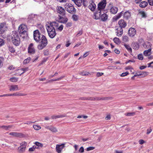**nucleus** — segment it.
Listing matches in <instances>:
<instances>
[{
  "mask_svg": "<svg viewBox=\"0 0 153 153\" xmlns=\"http://www.w3.org/2000/svg\"><path fill=\"white\" fill-rule=\"evenodd\" d=\"M106 0H102L98 4L97 10L95 14V19H98L100 17L101 10H103L106 6Z\"/></svg>",
  "mask_w": 153,
  "mask_h": 153,
  "instance_id": "f257e3e1",
  "label": "nucleus"
},
{
  "mask_svg": "<svg viewBox=\"0 0 153 153\" xmlns=\"http://www.w3.org/2000/svg\"><path fill=\"white\" fill-rule=\"evenodd\" d=\"M11 37V40L12 43L16 46H19L20 44L21 41L18 32L13 31Z\"/></svg>",
  "mask_w": 153,
  "mask_h": 153,
  "instance_id": "f03ea898",
  "label": "nucleus"
},
{
  "mask_svg": "<svg viewBox=\"0 0 153 153\" xmlns=\"http://www.w3.org/2000/svg\"><path fill=\"white\" fill-rule=\"evenodd\" d=\"M46 27L49 37L52 39L54 38L56 35L55 27L51 25H46Z\"/></svg>",
  "mask_w": 153,
  "mask_h": 153,
  "instance_id": "7ed1b4c3",
  "label": "nucleus"
},
{
  "mask_svg": "<svg viewBox=\"0 0 153 153\" xmlns=\"http://www.w3.org/2000/svg\"><path fill=\"white\" fill-rule=\"evenodd\" d=\"M40 41V42L39 44L38 45L37 48L41 50L47 46L48 42L46 38L44 36H42Z\"/></svg>",
  "mask_w": 153,
  "mask_h": 153,
  "instance_id": "20e7f679",
  "label": "nucleus"
},
{
  "mask_svg": "<svg viewBox=\"0 0 153 153\" xmlns=\"http://www.w3.org/2000/svg\"><path fill=\"white\" fill-rule=\"evenodd\" d=\"M81 99L86 100H108L110 99L108 97H83L81 98Z\"/></svg>",
  "mask_w": 153,
  "mask_h": 153,
  "instance_id": "39448f33",
  "label": "nucleus"
},
{
  "mask_svg": "<svg viewBox=\"0 0 153 153\" xmlns=\"http://www.w3.org/2000/svg\"><path fill=\"white\" fill-rule=\"evenodd\" d=\"M66 10L71 13H73L75 12L76 10L74 6L71 4L67 3L65 5Z\"/></svg>",
  "mask_w": 153,
  "mask_h": 153,
  "instance_id": "423d86ee",
  "label": "nucleus"
},
{
  "mask_svg": "<svg viewBox=\"0 0 153 153\" xmlns=\"http://www.w3.org/2000/svg\"><path fill=\"white\" fill-rule=\"evenodd\" d=\"M43 36L41 34L38 30H36L33 32V38L34 40L37 42H39L42 37Z\"/></svg>",
  "mask_w": 153,
  "mask_h": 153,
  "instance_id": "0eeeda50",
  "label": "nucleus"
},
{
  "mask_svg": "<svg viewBox=\"0 0 153 153\" xmlns=\"http://www.w3.org/2000/svg\"><path fill=\"white\" fill-rule=\"evenodd\" d=\"M27 26L25 25L22 24L19 27L18 31L20 35L25 34L27 30Z\"/></svg>",
  "mask_w": 153,
  "mask_h": 153,
  "instance_id": "6e6552de",
  "label": "nucleus"
},
{
  "mask_svg": "<svg viewBox=\"0 0 153 153\" xmlns=\"http://www.w3.org/2000/svg\"><path fill=\"white\" fill-rule=\"evenodd\" d=\"M65 143H63L61 144H57L56 145V150L58 153H61L62 150L65 147Z\"/></svg>",
  "mask_w": 153,
  "mask_h": 153,
  "instance_id": "1a4fd4ad",
  "label": "nucleus"
},
{
  "mask_svg": "<svg viewBox=\"0 0 153 153\" xmlns=\"http://www.w3.org/2000/svg\"><path fill=\"white\" fill-rule=\"evenodd\" d=\"M20 146L19 148V151L21 152H24L25 150L27 145V143L25 142H23L20 144Z\"/></svg>",
  "mask_w": 153,
  "mask_h": 153,
  "instance_id": "9d476101",
  "label": "nucleus"
},
{
  "mask_svg": "<svg viewBox=\"0 0 153 153\" xmlns=\"http://www.w3.org/2000/svg\"><path fill=\"white\" fill-rule=\"evenodd\" d=\"M136 33V31L135 29L134 28H130L128 31V34L131 37H133Z\"/></svg>",
  "mask_w": 153,
  "mask_h": 153,
  "instance_id": "9b49d317",
  "label": "nucleus"
},
{
  "mask_svg": "<svg viewBox=\"0 0 153 153\" xmlns=\"http://www.w3.org/2000/svg\"><path fill=\"white\" fill-rule=\"evenodd\" d=\"M33 45L31 43L28 47V52L31 54H34L35 52V50L33 47Z\"/></svg>",
  "mask_w": 153,
  "mask_h": 153,
  "instance_id": "f8f14e48",
  "label": "nucleus"
},
{
  "mask_svg": "<svg viewBox=\"0 0 153 153\" xmlns=\"http://www.w3.org/2000/svg\"><path fill=\"white\" fill-rule=\"evenodd\" d=\"M7 30V27L4 23H1L0 25V31L1 33H3Z\"/></svg>",
  "mask_w": 153,
  "mask_h": 153,
  "instance_id": "ddd939ff",
  "label": "nucleus"
},
{
  "mask_svg": "<svg viewBox=\"0 0 153 153\" xmlns=\"http://www.w3.org/2000/svg\"><path fill=\"white\" fill-rule=\"evenodd\" d=\"M57 12L62 15L65 14V9L61 6H58L57 8Z\"/></svg>",
  "mask_w": 153,
  "mask_h": 153,
  "instance_id": "4468645a",
  "label": "nucleus"
},
{
  "mask_svg": "<svg viewBox=\"0 0 153 153\" xmlns=\"http://www.w3.org/2000/svg\"><path fill=\"white\" fill-rule=\"evenodd\" d=\"M118 24L120 26L119 27L122 28L125 27L126 26V23L123 20L121 19L118 22Z\"/></svg>",
  "mask_w": 153,
  "mask_h": 153,
  "instance_id": "2eb2a0df",
  "label": "nucleus"
},
{
  "mask_svg": "<svg viewBox=\"0 0 153 153\" xmlns=\"http://www.w3.org/2000/svg\"><path fill=\"white\" fill-rule=\"evenodd\" d=\"M45 128L50 130L52 132H56L58 131V130L56 128L53 126H47L45 127Z\"/></svg>",
  "mask_w": 153,
  "mask_h": 153,
  "instance_id": "dca6fc26",
  "label": "nucleus"
},
{
  "mask_svg": "<svg viewBox=\"0 0 153 153\" xmlns=\"http://www.w3.org/2000/svg\"><path fill=\"white\" fill-rule=\"evenodd\" d=\"M148 74V72H138L136 73V76H142V77H144L146 76Z\"/></svg>",
  "mask_w": 153,
  "mask_h": 153,
  "instance_id": "f3484780",
  "label": "nucleus"
},
{
  "mask_svg": "<svg viewBox=\"0 0 153 153\" xmlns=\"http://www.w3.org/2000/svg\"><path fill=\"white\" fill-rule=\"evenodd\" d=\"M116 32L117 33V35L118 36H121L123 33V30L122 28L121 27H119L117 28Z\"/></svg>",
  "mask_w": 153,
  "mask_h": 153,
  "instance_id": "a211bd4d",
  "label": "nucleus"
},
{
  "mask_svg": "<svg viewBox=\"0 0 153 153\" xmlns=\"http://www.w3.org/2000/svg\"><path fill=\"white\" fill-rule=\"evenodd\" d=\"M100 15H101V14ZM100 18L102 21H106L108 19V15L105 13H104L101 15H100V17L98 19Z\"/></svg>",
  "mask_w": 153,
  "mask_h": 153,
  "instance_id": "6ab92c4d",
  "label": "nucleus"
},
{
  "mask_svg": "<svg viewBox=\"0 0 153 153\" xmlns=\"http://www.w3.org/2000/svg\"><path fill=\"white\" fill-rule=\"evenodd\" d=\"M96 7V5L93 2H91L88 7V8L92 11L94 10Z\"/></svg>",
  "mask_w": 153,
  "mask_h": 153,
  "instance_id": "aec40b11",
  "label": "nucleus"
},
{
  "mask_svg": "<svg viewBox=\"0 0 153 153\" xmlns=\"http://www.w3.org/2000/svg\"><path fill=\"white\" fill-rule=\"evenodd\" d=\"M131 14L128 11L126 12L124 14V18L126 19H128L131 17Z\"/></svg>",
  "mask_w": 153,
  "mask_h": 153,
  "instance_id": "412c9836",
  "label": "nucleus"
},
{
  "mask_svg": "<svg viewBox=\"0 0 153 153\" xmlns=\"http://www.w3.org/2000/svg\"><path fill=\"white\" fill-rule=\"evenodd\" d=\"M118 8L116 7H112L110 9V12L113 14L116 13L118 11Z\"/></svg>",
  "mask_w": 153,
  "mask_h": 153,
  "instance_id": "4be33fe9",
  "label": "nucleus"
},
{
  "mask_svg": "<svg viewBox=\"0 0 153 153\" xmlns=\"http://www.w3.org/2000/svg\"><path fill=\"white\" fill-rule=\"evenodd\" d=\"M133 49L137 50L139 48V45L137 42H134L131 45Z\"/></svg>",
  "mask_w": 153,
  "mask_h": 153,
  "instance_id": "5701e85b",
  "label": "nucleus"
},
{
  "mask_svg": "<svg viewBox=\"0 0 153 153\" xmlns=\"http://www.w3.org/2000/svg\"><path fill=\"white\" fill-rule=\"evenodd\" d=\"M66 116L65 114H62L59 115H53L51 116V118L53 119H55L57 118H62Z\"/></svg>",
  "mask_w": 153,
  "mask_h": 153,
  "instance_id": "b1692460",
  "label": "nucleus"
},
{
  "mask_svg": "<svg viewBox=\"0 0 153 153\" xmlns=\"http://www.w3.org/2000/svg\"><path fill=\"white\" fill-rule=\"evenodd\" d=\"M91 72L83 71L79 73V74L82 76H86L91 75Z\"/></svg>",
  "mask_w": 153,
  "mask_h": 153,
  "instance_id": "393cba45",
  "label": "nucleus"
},
{
  "mask_svg": "<svg viewBox=\"0 0 153 153\" xmlns=\"http://www.w3.org/2000/svg\"><path fill=\"white\" fill-rule=\"evenodd\" d=\"M34 144L36 146L37 149H39L43 146V144L38 142H36Z\"/></svg>",
  "mask_w": 153,
  "mask_h": 153,
  "instance_id": "a878e982",
  "label": "nucleus"
},
{
  "mask_svg": "<svg viewBox=\"0 0 153 153\" xmlns=\"http://www.w3.org/2000/svg\"><path fill=\"white\" fill-rule=\"evenodd\" d=\"M148 3L146 1H143L140 4V6L142 8H144L148 5Z\"/></svg>",
  "mask_w": 153,
  "mask_h": 153,
  "instance_id": "bb28decb",
  "label": "nucleus"
},
{
  "mask_svg": "<svg viewBox=\"0 0 153 153\" xmlns=\"http://www.w3.org/2000/svg\"><path fill=\"white\" fill-rule=\"evenodd\" d=\"M82 1V0H75L74 1L78 7H79L81 6Z\"/></svg>",
  "mask_w": 153,
  "mask_h": 153,
  "instance_id": "cd10ccee",
  "label": "nucleus"
},
{
  "mask_svg": "<svg viewBox=\"0 0 153 153\" xmlns=\"http://www.w3.org/2000/svg\"><path fill=\"white\" fill-rule=\"evenodd\" d=\"M151 51V49L149 48L147 50L145 51H144L143 54L145 56H148L150 55V52Z\"/></svg>",
  "mask_w": 153,
  "mask_h": 153,
  "instance_id": "c85d7f7f",
  "label": "nucleus"
},
{
  "mask_svg": "<svg viewBox=\"0 0 153 153\" xmlns=\"http://www.w3.org/2000/svg\"><path fill=\"white\" fill-rule=\"evenodd\" d=\"M49 25H51L52 27H53L56 28L58 27L59 24L56 22H53L50 23Z\"/></svg>",
  "mask_w": 153,
  "mask_h": 153,
  "instance_id": "c756f323",
  "label": "nucleus"
},
{
  "mask_svg": "<svg viewBox=\"0 0 153 153\" xmlns=\"http://www.w3.org/2000/svg\"><path fill=\"white\" fill-rule=\"evenodd\" d=\"M12 127V126L10 125L8 126H0V128H2L6 130H8L9 128H11Z\"/></svg>",
  "mask_w": 153,
  "mask_h": 153,
  "instance_id": "7c9ffc66",
  "label": "nucleus"
},
{
  "mask_svg": "<svg viewBox=\"0 0 153 153\" xmlns=\"http://www.w3.org/2000/svg\"><path fill=\"white\" fill-rule=\"evenodd\" d=\"M60 19V22L63 23H66L68 21V19L66 18H62L60 17L59 18Z\"/></svg>",
  "mask_w": 153,
  "mask_h": 153,
  "instance_id": "2f4dec72",
  "label": "nucleus"
},
{
  "mask_svg": "<svg viewBox=\"0 0 153 153\" xmlns=\"http://www.w3.org/2000/svg\"><path fill=\"white\" fill-rule=\"evenodd\" d=\"M10 91H16L18 90L17 85H11L10 86Z\"/></svg>",
  "mask_w": 153,
  "mask_h": 153,
  "instance_id": "473e14b6",
  "label": "nucleus"
},
{
  "mask_svg": "<svg viewBox=\"0 0 153 153\" xmlns=\"http://www.w3.org/2000/svg\"><path fill=\"white\" fill-rule=\"evenodd\" d=\"M21 134L19 133L15 132H12L10 133L9 134L15 137H19L20 136Z\"/></svg>",
  "mask_w": 153,
  "mask_h": 153,
  "instance_id": "72a5a7b5",
  "label": "nucleus"
},
{
  "mask_svg": "<svg viewBox=\"0 0 153 153\" xmlns=\"http://www.w3.org/2000/svg\"><path fill=\"white\" fill-rule=\"evenodd\" d=\"M9 51L12 53L15 52V51L14 48L12 46L9 45L8 46Z\"/></svg>",
  "mask_w": 153,
  "mask_h": 153,
  "instance_id": "f704fd0d",
  "label": "nucleus"
},
{
  "mask_svg": "<svg viewBox=\"0 0 153 153\" xmlns=\"http://www.w3.org/2000/svg\"><path fill=\"white\" fill-rule=\"evenodd\" d=\"M124 46L128 52H132V49L129 45L125 44H124Z\"/></svg>",
  "mask_w": 153,
  "mask_h": 153,
  "instance_id": "c9c22d12",
  "label": "nucleus"
},
{
  "mask_svg": "<svg viewBox=\"0 0 153 153\" xmlns=\"http://www.w3.org/2000/svg\"><path fill=\"white\" fill-rule=\"evenodd\" d=\"M114 42L117 45L120 44V39L117 38L115 37L113 39Z\"/></svg>",
  "mask_w": 153,
  "mask_h": 153,
  "instance_id": "e433bc0d",
  "label": "nucleus"
},
{
  "mask_svg": "<svg viewBox=\"0 0 153 153\" xmlns=\"http://www.w3.org/2000/svg\"><path fill=\"white\" fill-rule=\"evenodd\" d=\"M135 114V113L134 112L127 113L125 114V115L126 116H133Z\"/></svg>",
  "mask_w": 153,
  "mask_h": 153,
  "instance_id": "4c0bfd02",
  "label": "nucleus"
},
{
  "mask_svg": "<svg viewBox=\"0 0 153 153\" xmlns=\"http://www.w3.org/2000/svg\"><path fill=\"white\" fill-rule=\"evenodd\" d=\"M123 42H126L128 41V38L127 36H124L123 37Z\"/></svg>",
  "mask_w": 153,
  "mask_h": 153,
  "instance_id": "58836bf2",
  "label": "nucleus"
},
{
  "mask_svg": "<svg viewBox=\"0 0 153 153\" xmlns=\"http://www.w3.org/2000/svg\"><path fill=\"white\" fill-rule=\"evenodd\" d=\"M139 14L141 15L142 17L145 18L146 17V15L143 11H141L139 12Z\"/></svg>",
  "mask_w": 153,
  "mask_h": 153,
  "instance_id": "ea45409f",
  "label": "nucleus"
},
{
  "mask_svg": "<svg viewBox=\"0 0 153 153\" xmlns=\"http://www.w3.org/2000/svg\"><path fill=\"white\" fill-rule=\"evenodd\" d=\"M10 81L13 82H16L17 81L18 79L15 77H12L10 79Z\"/></svg>",
  "mask_w": 153,
  "mask_h": 153,
  "instance_id": "a19ab883",
  "label": "nucleus"
},
{
  "mask_svg": "<svg viewBox=\"0 0 153 153\" xmlns=\"http://www.w3.org/2000/svg\"><path fill=\"white\" fill-rule=\"evenodd\" d=\"M31 59L30 58H28L27 59H26L23 62V64H26L27 63H28L30 62Z\"/></svg>",
  "mask_w": 153,
  "mask_h": 153,
  "instance_id": "79ce46f5",
  "label": "nucleus"
},
{
  "mask_svg": "<svg viewBox=\"0 0 153 153\" xmlns=\"http://www.w3.org/2000/svg\"><path fill=\"white\" fill-rule=\"evenodd\" d=\"M33 127L34 129L36 130H39L41 128V127L40 126L37 125H33Z\"/></svg>",
  "mask_w": 153,
  "mask_h": 153,
  "instance_id": "37998d69",
  "label": "nucleus"
},
{
  "mask_svg": "<svg viewBox=\"0 0 153 153\" xmlns=\"http://www.w3.org/2000/svg\"><path fill=\"white\" fill-rule=\"evenodd\" d=\"M28 68L26 67L24 68H22L20 70L22 71H23V72L21 73L20 74V75H22V74H23L24 72H25V71H27L28 70Z\"/></svg>",
  "mask_w": 153,
  "mask_h": 153,
  "instance_id": "c03bdc74",
  "label": "nucleus"
},
{
  "mask_svg": "<svg viewBox=\"0 0 153 153\" xmlns=\"http://www.w3.org/2000/svg\"><path fill=\"white\" fill-rule=\"evenodd\" d=\"M4 60V58L0 57V68H1L3 65V61Z\"/></svg>",
  "mask_w": 153,
  "mask_h": 153,
  "instance_id": "a18cd8bd",
  "label": "nucleus"
},
{
  "mask_svg": "<svg viewBox=\"0 0 153 153\" xmlns=\"http://www.w3.org/2000/svg\"><path fill=\"white\" fill-rule=\"evenodd\" d=\"M83 5L84 7H86L88 5V2L86 0H82Z\"/></svg>",
  "mask_w": 153,
  "mask_h": 153,
  "instance_id": "49530a36",
  "label": "nucleus"
},
{
  "mask_svg": "<svg viewBox=\"0 0 153 153\" xmlns=\"http://www.w3.org/2000/svg\"><path fill=\"white\" fill-rule=\"evenodd\" d=\"M117 68L115 66H108L107 68V69H117Z\"/></svg>",
  "mask_w": 153,
  "mask_h": 153,
  "instance_id": "de8ad7c7",
  "label": "nucleus"
},
{
  "mask_svg": "<svg viewBox=\"0 0 153 153\" xmlns=\"http://www.w3.org/2000/svg\"><path fill=\"white\" fill-rule=\"evenodd\" d=\"M73 20L74 21H76L78 20V17L75 15H73L72 16Z\"/></svg>",
  "mask_w": 153,
  "mask_h": 153,
  "instance_id": "09e8293b",
  "label": "nucleus"
},
{
  "mask_svg": "<svg viewBox=\"0 0 153 153\" xmlns=\"http://www.w3.org/2000/svg\"><path fill=\"white\" fill-rule=\"evenodd\" d=\"M83 117L84 119H86L88 118V116H85L84 115H78L77 117V118H80Z\"/></svg>",
  "mask_w": 153,
  "mask_h": 153,
  "instance_id": "8fccbe9b",
  "label": "nucleus"
},
{
  "mask_svg": "<svg viewBox=\"0 0 153 153\" xmlns=\"http://www.w3.org/2000/svg\"><path fill=\"white\" fill-rule=\"evenodd\" d=\"M94 149H95L94 147H92V146H91V147H88L86 149V151H89L90 150H93Z\"/></svg>",
  "mask_w": 153,
  "mask_h": 153,
  "instance_id": "3c124183",
  "label": "nucleus"
},
{
  "mask_svg": "<svg viewBox=\"0 0 153 153\" xmlns=\"http://www.w3.org/2000/svg\"><path fill=\"white\" fill-rule=\"evenodd\" d=\"M138 58L140 60H142L143 59V57L142 54H139L138 55Z\"/></svg>",
  "mask_w": 153,
  "mask_h": 153,
  "instance_id": "603ef678",
  "label": "nucleus"
},
{
  "mask_svg": "<svg viewBox=\"0 0 153 153\" xmlns=\"http://www.w3.org/2000/svg\"><path fill=\"white\" fill-rule=\"evenodd\" d=\"M4 40L1 39H0V46L4 45Z\"/></svg>",
  "mask_w": 153,
  "mask_h": 153,
  "instance_id": "864d4df0",
  "label": "nucleus"
},
{
  "mask_svg": "<svg viewBox=\"0 0 153 153\" xmlns=\"http://www.w3.org/2000/svg\"><path fill=\"white\" fill-rule=\"evenodd\" d=\"M103 74H104L103 73L98 72L97 73L96 76L97 77H99L100 76H102V75Z\"/></svg>",
  "mask_w": 153,
  "mask_h": 153,
  "instance_id": "5fc2aeb1",
  "label": "nucleus"
},
{
  "mask_svg": "<svg viewBox=\"0 0 153 153\" xmlns=\"http://www.w3.org/2000/svg\"><path fill=\"white\" fill-rule=\"evenodd\" d=\"M63 25H60V26L59 27H58L57 28L58 30H59L60 31H61L63 30Z\"/></svg>",
  "mask_w": 153,
  "mask_h": 153,
  "instance_id": "6e6d98bb",
  "label": "nucleus"
},
{
  "mask_svg": "<svg viewBox=\"0 0 153 153\" xmlns=\"http://www.w3.org/2000/svg\"><path fill=\"white\" fill-rule=\"evenodd\" d=\"M111 118V115L110 114H108L107 115L105 118V119L106 120H110Z\"/></svg>",
  "mask_w": 153,
  "mask_h": 153,
  "instance_id": "4d7b16f0",
  "label": "nucleus"
},
{
  "mask_svg": "<svg viewBox=\"0 0 153 153\" xmlns=\"http://www.w3.org/2000/svg\"><path fill=\"white\" fill-rule=\"evenodd\" d=\"M79 151L80 153H83L84 152V149L83 147H81L79 149Z\"/></svg>",
  "mask_w": 153,
  "mask_h": 153,
  "instance_id": "13d9d810",
  "label": "nucleus"
},
{
  "mask_svg": "<svg viewBox=\"0 0 153 153\" xmlns=\"http://www.w3.org/2000/svg\"><path fill=\"white\" fill-rule=\"evenodd\" d=\"M128 74V72L123 73L121 74L120 76L122 77H123L127 75Z\"/></svg>",
  "mask_w": 153,
  "mask_h": 153,
  "instance_id": "bf43d9fd",
  "label": "nucleus"
},
{
  "mask_svg": "<svg viewBox=\"0 0 153 153\" xmlns=\"http://www.w3.org/2000/svg\"><path fill=\"white\" fill-rule=\"evenodd\" d=\"M64 76H61V77H60V78H58L56 79H53V80H52L53 81H59V80H61V79H62V78H63L64 77Z\"/></svg>",
  "mask_w": 153,
  "mask_h": 153,
  "instance_id": "052dcab7",
  "label": "nucleus"
},
{
  "mask_svg": "<svg viewBox=\"0 0 153 153\" xmlns=\"http://www.w3.org/2000/svg\"><path fill=\"white\" fill-rule=\"evenodd\" d=\"M152 130L151 128V127H150L149 128H148L147 130V133L146 134H150V133L152 131Z\"/></svg>",
  "mask_w": 153,
  "mask_h": 153,
  "instance_id": "680f3d73",
  "label": "nucleus"
},
{
  "mask_svg": "<svg viewBox=\"0 0 153 153\" xmlns=\"http://www.w3.org/2000/svg\"><path fill=\"white\" fill-rule=\"evenodd\" d=\"M148 2L150 5H153V0H148Z\"/></svg>",
  "mask_w": 153,
  "mask_h": 153,
  "instance_id": "e2e57ef3",
  "label": "nucleus"
},
{
  "mask_svg": "<svg viewBox=\"0 0 153 153\" xmlns=\"http://www.w3.org/2000/svg\"><path fill=\"white\" fill-rule=\"evenodd\" d=\"M139 142L140 144L142 145L145 143V141L141 139L139 141Z\"/></svg>",
  "mask_w": 153,
  "mask_h": 153,
  "instance_id": "0e129e2a",
  "label": "nucleus"
},
{
  "mask_svg": "<svg viewBox=\"0 0 153 153\" xmlns=\"http://www.w3.org/2000/svg\"><path fill=\"white\" fill-rule=\"evenodd\" d=\"M39 28L42 31H44L45 30V29L44 27L42 25H40L39 27Z\"/></svg>",
  "mask_w": 153,
  "mask_h": 153,
  "instance_id": "69168bd1",
  "label": "nucleus"
},
{
  "mask_svg": "<svg viewBox=\"0 0 153 153\" xmlns=\"http://www.w3.org/2000/svg\"><path fill=\"white\" fill-rule=\"evenodd\" d=\"M82 30L79 31V33L76 35L77 37L79 36L82 34Z\"/></svg>",
  "mask_w": 153,
  "mask_h": 153,
  "instance_id": "338daca9",
  "label": "nucleus"
},
{
  "mask_svg": "<svg viewBox=\"0 0 153 153\" xmlns=\"http://www.w3.org/2000/svg\"><path fill=\"white\" fill-rule=\"evenodd\" d=\"M72 25V23L71 22H68V23L66 25V26L67 27H69L71 26Z\"/></svg>",
  "mask_w": 153,
  "mask_h": 153,
  "instance_id": "774afa93",
  "label": "nucleus"
}]
</instances>
